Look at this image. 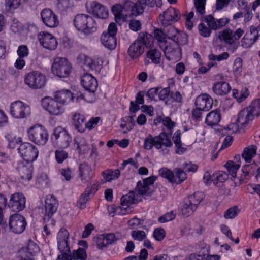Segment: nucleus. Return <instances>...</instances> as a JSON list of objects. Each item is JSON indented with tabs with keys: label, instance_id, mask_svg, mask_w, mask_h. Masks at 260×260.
I'll list each match as a JSON object with an SVG mask.
<instances>
[{
	"label": "nucleus",
	"instance_id": "obj_1",
	"mask_svg": "<svg viewBox=\"0 0 260 260\" xmlns=\"http://www.w3.org/2000/svg\"><path fill=\"white\" fill-rule=\"evenodd\" d=\"M77 30L85 35L95 32L98 29V24L91 16L85 14H77L73 20Z\"/></svg>",
	"mask_w": 260,
	"mask_h": 260
},
{
	"label": "nucleus",
	"instance_id": "obj_2",
	"mask_svg": "<svg viewBox=\"0 0 260 260\" xmlns=\"http://www.w3.org/2000/svg\"><path fill=\"white\" fill-rule=\"evenodd\" d=\"M140 200V197L136 191H131L121 198V206L117 207L115 209L111 207L113 211L109 214L112 216H113L115 214L120 215L129 214L132 212V209L129 206L132 204L137 203Z\"/></svg>",
	"mask_w": 260,
	"mask_h": 260
},
{
	"label": "nucleus",
	"instance_id": "obj_3",
	"mask_svg": "<svg viewBox=\"0 0 260 260\" xmlns=\"http://www.w3.org/2000/svg\"><path fill=\"white\" fill-rule=\"evenodd\" d=\"M161 1L158 0H138L136 3L129 1L124 3L123 9L128 11L130 16L137 17L143 13L146 5L153 7L155 5L160 7Z\"/></svg>",
	"mask_w": 260,
	"mask_h": 260
},
{
	"label": "nucleus",
	"instance_id": "obj_4",
	"mask_svg": "<svg viewBox=\"0 0 260 260\" xmlns=\"http://www.w3.org/2000/svg\"><path fill=\"white\" fill-rule=\"evenodd\" d=\"M204 195L202 192H196L185 198L181 207L182 214L186 217L191 215L203 200Z\"/></svg>",
	"mask_w": 260,
	"mask_h": 260
},
{
	"label": "nucleus",
	"instance_id": "obj_5",
	"mask_svg": "<svg viewBox=\"0 0 260 260\" xmlns=\"http://www.w3.org/2000/svg\"><path fill=\"white\" fill-rule=\"evenodd\" d=\"M28 139L38 145H44L48 140V134L44 126L35 124L27 131Z\"/></svg>",
	"mask_w": 260,
	"mask_h": 260
},
{
	"label": "nucleus",
	"instance_id": "obj_6",
	"mask_svg": "<svg viewBox=\"0 0 260 260\" xmlns=\"http://www.w3.org/2000/svg\"><path fill=\"white\" fill-rule=\"evenodd\" d=\"M69 233L64 229H61L57 234L58 248L61 255H58L56 260H72L71 252L68 245Z\"/></svg>",
	"mask_w": 260,
	"mask_h": 260
},
{
	"label": "nucleus",
	"instance_id": "obj_7",
	"mask_svg": "<svg viewBox=\"0 0 260 260\" xmlns=\"http://www.w3.org/2000/svg\"><path fill=\"white\" fill-rule=\"evenodd\" d=\"M24 83L31 89H41L45 86L46 78L43 74L38 71H31L25 75Z\"/></svg>",
	"mask_w": 260,
	"mask_h": 260
},
{
	"label": "nucleus",
	"instance_id": "obj_8",
	"mask_svg": "<svg viewBox=\"0 0 260 260\" xmlns=\"http://www.w3.org/2000/svg\"><path fill=\"white\" fill-rule=\"evenodd\" d=\"M58 201L56 198L49 194L46 196L45 201V214L43 217L44 222H49V224H55V221L52 218L58 207Z\"/></svg>",
	"mask_w": 260,
	"mask_h": 260
},
{
	"label": "nucleus",
	"instance_id": "obj_9",
	"mask_svg": "<svg viewBox=\"0 0 260 260\" xmlns=\"http://www.w3.org/2000/svg\"><path fill=\"white\" fill-rule=\"evenodd\" d=\"M18 150L21 156L27 162L35 161L38 156V148L30 143H21Z\"/></svg>",
	"mask_w": 260,
	"mask_h": 260
},
{
	"label": "nucleus",
	"instance_id": "obj_10",
	"mask_svg": "<svg viewBox=\"0 0 260 260\" xmlns=\"http://www.w3.org/2000/svg\"><path fill=\"white\" fill-rule=\"evenodd\" d=\"M71 66L65 58H55L52 66V72L60 78H66L69 76Z\"/></svg>",
	"mask_w": 260,
	"mask_h": 260
},
{
	"label": "nucleus",
	"instance_id": "obj_11",
	"mask_svg": "<svg viewBox=\"0 0 260 260\" xmlns=\"http://www.w3.org/2000/svg\"><path fill=\"white\" fill-rule=\"evenodd\" d=\"M10 114L17 119H23L28 117L30 114L29 106L21 101H16L11 104Z\"/></svg>",
	"mask_w": 260,
	"mask_h": 260
},
{
	"label": "nucleus",
	"instance_id": "obj_12",
	"mask_svg": "<svg viewBox=\"0 0 260 260\" xmlns=\"http://www.w3.org/2000/svg\"><path fill=\"white\" fill-rule=\"evenodd\" d=\"M43 108L48 111L50 114L58 116L62 114L64 111V108L54 99L46 96L42 101Z\"/></svg>",
	"mask_w": 260,
	"mask_h": 260
},
{
	"label": "nucleus",
	"instance_id": "obj_13",
	"mask_svg": "<svg viewBox=\"0 0 260 260\" xmlns=\"http://www.w3.org/2000/svg\"><path fill=\"white\" fill-rule=\"evenodd\" d=\"M179 18V13L178 10L170 7L162 14L159 15L158 21L162 26L166 27L171 25L173 23L178 21Z\"/></svg>",
	"mask_w": 260,
	"mask_h": 260
},
{
	"label": "nucleus",
	"instance_id": "obj_14",
	"mask_svg": "<svg viewBox=\"0 0 260 260\" xmlns=\"http://www.w3.org/2000/svg\"><path fill=\"white\" fill-rule=\"evenodd\" d=\"M27 225L25 218L18 213L14 214L10 216L9 225L10 229L16 234L22 233Z\"/></svg>",
	"mask_w": 260,
	"mask_h": 260
},
{
	"label": "nucleus",
	"instance_id": "obj_15",
	"mask_svg": "<svg viewBox=\"0 0 260 260\" xmlns=\"http://www.w3.org/2000/svg\"><path fill=\"white\" fill-rule=\"evenodd\" d=\"M26 198L21 193H15L10 197L9 208L14 212H19L25 207Z\"/></svg>",
	"mask_w": 260,
	"mask_h": 260
},
{
	"label": "nucleus",
	"instance_id": "obj_16",
	"mask_svg": "<svg viewBox=\"0 0 260 260\" xmlns=\"http://www.w3.org/2000/svg\"><path fill=\"white\" fill-rule=\"evenodd\" d=\"M53 135L57 144L62 148H67L72 141V138L67 131L61 127H57L54 130Z\"/></svg>",
	"mask_w": 260,
	"mask_h": 260
},
{
	"label": "nucleus",
	"instance_id": "obj_17",
	"mask_svg": "<svg viewBox=\"0 0 260 260\" xmlns=\"http://www.w3.org/2000/svg\"><path fill=\"white\" fill-rule=\"evenodd\" d=\"M244 31L241 28H238L233 32L230 29L223 30L219 35V38L223 40L226 44H233L238 41L244 34Z\"/></svg>",
	"mask_w": 260,
	"mask_h": 260
},
{
	"label": "nucleus",
	"instance_id": "obj_18",
	"mask_svg": "<svg viewBox=\"0 0 260 260\" xmlns=\"http://www.w3.org/2000/svg\"><path fill=\"white\" fill-rule=\"evenodd\" d=\"M38 39L42 46L48 50H55L58 45L56 38L51 34L42 31L38 35Z\"/></svg>",
	"mask_w": 260,
	"mask_h": 260
},
{
	"label": "nucleus",
	"instance_id": "obj_19",
	"mask_svg": "<svg viewBox=\"0 0 260 260\" xmlns=\"http://www.w3.org/2000/svg\"><path fill=\"white\" fill-rule=\"evenodd\" d=\"M41 18L43 23L48 27H55L59 24L57 16L49 9H45L41 12Z\"/></svg>",
	"mask_w": 260,
	"mask_h": 260
},
{
	"label": "nucleus",
	"instance_id": "obj_20",
	"mask_svg": "<svg viewBox=\"0 0 260 260\" xmlns=\"http://www.w3.org/2000/svg\"><path fill=\"white\" fill-rule=\"evenodd\" d=\"M88 11L99 18L106 19L108 16V9L97 2H91Z\"/></svg>",
	"mask_w": 260,
	"mask_h": 260
},
{
	"label": "nucleus",
	"instance_id": "obj_21",
	"mask_svg": "<svg viewBox=\"0 0 260 260\" xmlns=\"http://www.w3.org/2000/svg\"><path fill=\"white\" fill-rule=\"evenodd\" d=\"M259 36L257 28L251 26L250 32L246 33L242 40V46L245 48L250 47L258 40Z\"/></svg>",
	"mask_w": 260,
	"mask_h": 260
},
{
	"label": "nucleus",
	"instance_id": "obj_22",
	"mask_svg": "<svg viewBox=\"0 0 260 260\" xmlns=\"http://www.w3.org/2000/svg\"><path fill=\"white\" fill-rule=\"evenodd\" d=\"M94 175V171L87 162H83L79 166V177L82 183H85L91 179Z\"/></svg>",
	"mask_w": 260,
	"mask_h": 260
},
{
	"label": "nucleus",
	"instance_id": "obj_23",
	"mask_svg": "<svg viewBox=\"0 0 260 260\" xmlns=\"http://www.w3.org/2000/svg\"><path fill=\"white\" fill-rule=\"evenodd\" d=\"M81 83L83 88L90 92H94L98 86L96 79L91 74L87 73L81 77Z\"/></svg>",
	"mask_w": 260,
	"mask_h": 260
},
{
	"label": "nucleus",
	"instance_id": "obj_24",
	"mask_svg": "<svg viewBox=\"0 0 260 260\" xmlns=\"http://www.w3.org/2000/svg\"><path fill=\"white\" fill-rule=\"evenodd\" d=\"M213 101L209 94H202L196 98L195 105L197 108L207 111L212 107Z\"/></svg>",
	"mask_w": 260,
	"mask_h": 260
},
{
	"label": "nucleus",
	"instance_id": "obj_25",
	"mask_svg": "<svg viewBox=\"0 0 260 260\" xmlns=\"http://www.w3.org/2000/svg\"><path fill=\"white\" fill-rule=\"evenodd\" d=\"M54 98L57 102L63 106L72 101L74 99L72 93L68 89H62L55 91L54 93Z\"/></svg>",
	"mask_w": 260,
	"mask_h": 260
},
{
	"label": "nucleus",
	"instance_id": "obj_26",
	"mask_svg": "<svg viewBox=\"0 0 260 260\" xmlns=\"http://www.w3.org/2000/svg\"><path fill=\"white\" fill-rule=\"evenodd\" d=\"M221 119V115L219 109H215L210 111L206 117L205 123L209 126L213 127L219 124Z\"/></svg>",
	"mask_w": 260,
	"mask_h": 260
},
{
	"label": "nucleus",
	"instance_id": "obj_27",
	"mask_svg": "<svg viewBox=\"0 0 260 260\" xmlns=\"http://www.w3.org/2000/svg\"><path fill=\"white\" fill-rule=\"evenodd\" d=\"M172 132H170L169 134H167L165 132L160 133L158 136H156V140L157 141V146L158 150L165 148H170L172 146L173 143L170 138V135Z\"/></svg>",
	"mask_w": 260,
	"mask_h": 260
},
{
	"label": "nucleus",
	"instance_id": "obj_28",
	"mask_svg": "<svg viewBox=\"0 0 260 260\" xmlns=\"http://www.w3.org/2000/svg\"><path fill=\"white\" fill-rule=\"evenodd\" d=\"M72 125L74 128L79 133L85 131V116L80 113H74L72 118Z\"/></svg>",
	"mask_w": 260,
	"mask_h": 260
},
{
	"label": "nucleus",
	"instance_id": "obj_29",
	"mask_svg": "<svg viewBox=\"0 0 260 260\" xmlns=\"http://www.w3.org/2000/svg\"><path fill=\"white\" fill-rule=\"evenodd\" d=\"M213 92L218 95H225L231 90L229 84L224 81H219L213 84L212 86Z\"/></svg>",
	"mask_w": 260,
	"mask_h": 260
},
{
	"label": "nucleus",
	"instance_id": "obj_30",
	"mask_svg": "<svg viewBox=\"0 0 260 260\" xmlns=\"http://www.w3.org/2000/svg\"><path fill=\"white\" fill-rule=\"evenodd\" d=\"M144 47L142 45L134 41L129 47L127 53L133 59L139 57L144 52Z\"/></svg>",
	"mask_w": 260,
	"mask_h": 260
},
{
	"label": "nucleus",
	"instance_id": "obj_31",
	"mask_svg": "<svg viewBox=\"0 0 260 260\" xmlns=\"http://www.w3.org/2000/svg\"><path fill=\"white\" fill-rule=\"evenodd\" d=\"M161 52L156 48H150L146 53V58L145 60V64H148L150 59L151 62L154 64H158L160 62Z\"/></svg>",
	"mask_w": 260,
	"mask_h": 260
},
{
	"label": "nucleus",
	"instance_id": "obj_32",
	"mask_svg": "<svg viewBox=\"0 0 260 260\" xmlns=\"http://www.w3.org/2000/svg\"><path fill=\"white\" fill-rule=\"evenodd\" d=\"M101 41L102 44L109 49H115L117 45L116 37L108 34H106V31L102 33Z\"/></svg>",
	"mask_w": 260,
	"mask_h": 260
},
{
	"label": "nucleus",
	"instance_id": "obj_33",
	"mask_svg": "<svg viewBox=\"0 0 260 260\" xmlns=\"http://www.w3.org/2000/svg\"><path fill=\"white\" fill-rule=\"evenodd\" d=\"M254 117L248 109L246 108L239 112L237 122L241 126H245L250 121L253 119Z\"/></svg>",
	"mask_w": 260,
	"mask_h": 260
},
{
	"label": "nucleus",
	"instance_id": "obj_34",
	"mask_svg": "<svg viewBox=\"0 0 260 260\" xmlns=\"http://www.w3.org/2000/svg\"><path fill=\"white\" fill-rule=\"evenodd\" d=\"M257 147L255 145H251L247 147H245L242 153V157L248 163L251 161L256 154Z\"/></svg>",
	"mask_w": 260,
	"mask_h": 260
},
{
	"label": "nucleus",
	"instance_id": "obj_35",
	"mask_svg": "<svg viewBox=\"0 0 260 260\" xmlns=\"http://www.w3.org/2000/svg\"><path fill=\"white\" fill-rule=\"evenodd\" d=\"M181 131L177 130L175 132L172 138L176 147V153L180 155L184 153L186 150L185 147H182V143L181 141Z\"/></svg>",
	"mask_w": 260,
	"mask_h": 260
},
{
	"label": "nucleus",
	"instance_id": "obj_36",
	"mask_svg": "<svg viewBox=\"0 0 260 260\" xmlns=\"http://www.w3.org/2000/svg\"><path fill=\"white\" fill-rule=\"evenodd\" d=\"M101 175L105 182H111L112 180L118 179L120 175L119 169L112 170L108 169L102 172Z\"/></svg>",
	"mask_w": 260,
	"mask_h": 260
},
{
	"label": "nucleus",
	"instance_id": "obj_37",
	"mask_svg": "<svg viewBox=\"0 0 260 260\" xmlns=\"http://www.w3.org/2000/svg\"><path fill=\"white\" fill-rule=\"evenodd\" d=\"M18 171L23 179L29 180L32 177V166L31 164L24 165L19 164L18 166Z\"/></svg>",
	"mask_w": 260,
	"mask_h": 260
},
{
	"label": "nucleus",
	"instance_id": "obj_38",
	"mask_svg": "<svg viewBox=\"0 0 260 260\" xmlns=\"http://www.w3.org/2000/svg\"><path fill=\"white\" fill-rule=\"evenodd\" d=\"M249 95V91L246 87L242 88L240 91L236 89H234L232 90L233 98L239 103L245 100Z\"/></svg>",
	"mask_w": 260,
	"mask_h": 260
},
{
	"label": "nucleus",
	"instance_id": "obj_39",
	"mask_svg": "<svg viewBox=\"0 0 260 260\" xmlns=\"http://www.w3.org/2000/svg\"><path fill=\"white\" fill-rule=\"evenodd\" d=\"M153 38L152 35L147 32H141L138 37L135 41L137 43L142 45V46L150 45Z\"/></svg>",
	"mask_w": 260,
	"mask_h": 260
},
{
	"label": "nucleus",
	"instance_id": "obj_40",
	"mask_svg": "<svg viewBox=\"0 0 260 260\" xmlns=\"http://www.w3.org/2000/svg\"><path fill=\"white\" fill-rule=\"evenodd\" d=\"M156 136L153 137L152 135L149 134L144 140L143 147L145 149L150 150L153 147L158 150L157 146V141L156 139Z\"/></svg>",
	"mask_w": 260,
	"mask_h": 260
},
{
	"label": "nucleus",
	"instance_id": "obj_41",
	"mask_svg": "<svg viewBox=\"0 0 260 260\" xmlns=\"http://www.w3.org/2000/svg\"><path fill=\"white\" fill-rule=\"evenodd\" d=\"M213 183L214 185H217L219 182H225L229 178V174L226 172L220 171L214 173L212 175Z\"/></svg>",
	"mask_w": 260,
	"mask_h": 260
},
{
	"label": "nucleus",
	"instance_id": "obj_42",
	"mask_svg": "<svg viewBox=\"0 0 260 260\" xmlns=\"http://www.w3.org/2000/svg\"><path fill=\"white\" fill-rule=\"evenodd\" d=\"M74 144L77 146V149L79 153H85L88 145L87 141L82 137L77 136L74 139Z\"/></svg>",
	"mask_w": 260,
	"mask_h": 260
},
{
	"label": "nucleus",
	"instance_id": "obj_43",
	"mask_svg": "<svg viewBox=\"0 0 260 260\" xmlns=\"http://www.w3.org/2000/svg\"><path fill=\"white\" fill-rule=\"evenodd\" d=\"M136 191L138 193V195H150L152 193V190L145 182L139 181L138 182Z\"/></svg>",
	"mask_w": 260,
	"mask_h": 260
},
{
	"label": "nucleus",
	"instance_id": "obj_44",
	"mask_svg": "<svg viewBox=\"0 0 260 260\" xmlns=\"http://www.w3.org/2000/svg\"><path fill=\"white\" fill-rule=\"evenodd\" d=\"M246 108L251 112L253 117L259 116L260 115V99L252 101L249 106Z\"/></svg>",
	"mask_w": 260,
	"mask_h": 260
},
{
	"label": "nucleus",
	"instance_id": "obj_45",
	"mask_svg": "<svg viewBox=\"0 0 260 260\" xmlns=\"http://www.w3.org/2000/svg\"><path fill=\"white\" fill-rule=\"evenodd\" d=\"M175 175L174 183L176 184H180L187 178L186 174L185 171L180 168H176L174 170Z\"/></svg>",
	"mask_w": 260,
	"mask_h": 260
},
{
	"label": "nucleus",
	"instance_id": "obj_46",
	"mask_svg": "<svg viewBox=\"0 0 260 260\" xmlns=\"http://www.w3.org/2000/svg\"><path fill=\"white\" fill-rule=\"evenodd\" d=\"M106 239V244L108 245L114 244L117 240L122 239V235L119 233H107L103 234Z\"/></svg>",
	"mask_w": 260,
	"mask_h": 260
},
{
	"label": "nucleus",
	"instance_id": "obj_47",
	"mask_svg": "<svg viewBox=\"0 0 260 260\" xmlns=\"http://www.w3.org/2000/svg\"><path fill=\"white\" fill-rule=\"evenodd\" d=\"M21 5V0H5V10L11 12L18 8Z\"/></svg>",
	"mask_w": 260,
	"mask_h": 260
},
{
	"label": "nucleus",
	"instance_id": "obj_48",
	"mask_svg": "<svg viewBox=\"0 0 260 260\" xmlns=\"http://www.w3.org/2000/svg\"><path fill=\"white\" fill-rule=\"evenodd\" d=\"M225 167L228 171L229 174L233 178L237 176V171L239 169L240 165L233 161H229L225 165Z\"/></svg>",
	"mask_w": 260,
	"mask_h": 260
},
{
	"label": "nucleus",
	"instance_id": "obj_49",
	"mask_svg": "<svg viewBox=\"0 0 260 260\" xmlns=\"http://www.w3.org/2000/svg\"><path fill=\"white\" fill-rule=\"evenodd\" d=\"M166 35V38L172 40L174 42L177 44L179 43V38L181 35L174 27L172 26H170Z\"/></svg>",
	"mask_w": 260,
	"mask_h": 260
},
{
	"label": "nucleus",
	"instance_id": "obj_50",
	"mask_svg": "<svg viewBox=\"0 0 260 260\" xmlns=\"http://www.w3.org/2000/svg\"><path fill=\"white\" fill-rule=\"evenodd\" d=\"M89 193L84 191L80 197L79 199L77 202V206L80 209H83L86 208V203L90 200V196Z\"/></svg>",
	"mask_w": 260,
	"mask_h": 260
},
{
	"label": "nucleus",
	"instance_id": "obj_51",
	"mask_svg": "<svg viewBox=\"0 0 260 260\" xmlns=\"http://www.w3.org/2000/svg\"><path fill=\"white\" fill-rule=\"evenodd\" d=\"M56 161L58 164L62 163L68 157V153L62 149H58L55 152Z\"/></svg>",
	"mask_w": 260,
	"mask_h": 260
},
{
	"label": "nucleus",
	"instance_id": "obj_52",
	"mask_svg": "<svg viewBox=\"0 0 260 260\" xmlns=\"http://www.w3.org/2000/svg\"><path fill=\"white\" fill-rule=\"evenodd\" d=\"M159 174L162 177L167 179L169 182L174 183V175L171 170L162 168L159 170Z\"/></svg>",
	"mask_w": 260,
	"mask_h": 260
},
{
	"label": "nucleus",
	"instance_id": "obj_53",
	"mask_svg": "<svg viewBox=\"0 0 260 260\" xmlns=\"http://www.w3.org/2000/svg\"><path fill=\"white\" fill-rule=\"evenodd\" d=\"M72 257L74 259L85 260L87 258L86 251L82 248H79L77 250H74Z\"/></svg>",
	"mask_w": 260,
	"mask_h": 260
},
{
	"label": "nucleus",
	"instance_id": "obj_54",
	"mask_svg": "<svg viewBox=\"0 0 260 260\" xmlns=\"http://www.w3.org/2000/svg\"><path fill=\"white\" fill-rule=\"evenodd\" d=\"M99 183L98 181L93 180L90 183H89L85 191L88 193L89 194H94L99 189Z\"/></svg>",
	"mask_w": 260,
	"mask_h": 260
},
{
	"label": "nucleus",
	"instance_id": "obj_55",
	"mask_svg": "<svg viewBox=\"0 0 260 260\" xmlns=\"http://www.w3.org/2000/svg\"><path fill=\"white\" fill-rule=\"evenodd\" d=\"M205 5L206 0H194L195 8L199 15H202L205 13Z\"/></svg>",
	"mask_w": 260,
	"mask_h": 260
},
{
	"label": "nucleus",
	"instance_id": "obj_56",
	"mask_svg": "<svg viewBox=\"0 0 260 260\" xmlns=\"http://www.w3.org/2000/svg\"><path fill=\"white\" fill-rule=\"evenodd\" d=\"M217 19H215L212 15H207L205 18V21L206 22L211 29H217Z\"/></svg>",
	"mask_w": 260,
	"mask_h": 260
},
{
	"label": "nucleus",
	"instance_id": "obj_57",
	"mask_svg": "<svg viewBox=\"0 0 260 260\" xmlns=\"http://www.w3.org/2000/svg\"><path fill=\"white\" fill-rule=\"evenodd\" d=\"M242 71V60L240 57L235 59L233 65V72L235 75L238 76Z\"/></svg>",
	"mask_w": 260,
	"mask_h": 260
},
{
	"label": "nucleus",
	"instance_id": "obj_58",
	"mask_svg": "<svg viewBox=\"0 0 260 260\" xmlns=\"http://www.w3.org/2000/svg\"><path fill=\"white\" fill-rule=\"evenodd\" d=\"M238 208L237 206H234L228 209L224 213V217L225 219H232L235 218L238 214Z\"/></svg>",
	"mask_w": 260,
	"mask_h": 260
},
{
	"label": "nucleus",
	"instance_id": "obj_59",
	"mask_svg": "<svg viewBox=\"0 0 260 260\" xmlns=\"http://www.w3.org/2000/svg\"><path fill=\"white\" fill-rule=\"evenodd\" d=\"M229 56L230 55L229 53L224 52L219 55L211 54L208 56V58L210 61L217 60L218 61H220L223 60L227 59L229 57Z\"/></svg>",
	"mask_w": 260,
	"mask_h": 260
},
{
	"label": "nucleus",
	"instance_id": "obj_60",
	"mask_svg": "<svg viewBox=\"0 0 260 260\" xmlns=\"http://www.w3.org/2000/svg\"><path fill=\"white\" fill-rule=\"evenodd\" d=\"M131 236L134 240L139 241H143L146 238L145 232L142 230L133 231L131 233Z\"/></svg>",
	"mask_w": 260,
	"mask_h": 260
},
{
	"label": "nucleus",
	"instance_id": "obj_61",
	"mask_svg": "<svg viewBox=\"0 0 260 260\" xmlns=\"http://www.w3.org/2000/svg\"><path fill=\"white\" fill-rule=\"evenodd\" d=\"M198 29L200 34L204 37H208L211 34V30L210 27H207L205 24L201 23L198 26Z\"/></svg>",
	"mask_w": 260,
	"mask_h": 260
},
{
	"label": "nucleus",
	"instance_id": "obj_62",
	"mask_svg": "<svg viewBox=\"0 0 260 260\" xmlns=\"http://www.w3.org/2000/svg\"><path fill=\"white\" fill-rule=\"evenodd\" d=\"M176 217V214L173 211L168 212L158 218V221L160 223H164L174 219Z\"/></svg>",
	"mask_w": 260,
	"mask_h": 260
},
{
	"label": "nucleus",
	"instance_id": "obj_63",
	"mask_svg": "<svg viewBox=\"0 0 260 260\" xmlns=\"http://www.w3.org/2000/svg\"><path fill=\"white\" fill-rule=\"evenodd\" d=\"M100 118L99 117H92L85 124V129L86 128L89 130L93 129L98 124Z\"/></svg>",
	"mask_w": 260,
	"mask_h": 260
},
{
	"label": "nucleus",
	"instance_id": "obj_64",
	"mask_svg": "<svg viewBox=\"0 0 260 260\" xmlns=\"http://www.w3.org/2000/svg\"><path fill=\"white\" fill-rule=\"evenodd\" d=\"M166 232L162 228H157L153 232V236L157 241H161L165 237Z\"/></svg>",
	"mask_w": 260,
	"mask_h": 260
}]
</instances>
